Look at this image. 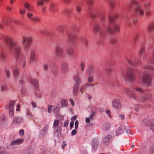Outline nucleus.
Instances as JSON below:
<instances>
[{
	"mask_svg": "<svg viewBox=\"0 0 154 154\" xmlns=\"http://www.w3.org/2000/svg\"><path fill=\"white\" fill-rule=\"evenodd\" d=\"M118 17V16L116 14L114 15V17L109 16V19L110 24L106 30L110 34H112L114 31L117 32L119 30V27L118 25L113 23L114 20H116Z\"/></svg>",
	"mask_w": 154,
	"mask_h": 154,
	"instance_id": "1",
	"label": "nucleus"
},
{
	"mask_svg": "<svg viewBox=\"0 0 154 154\" xmlns=\"http://www.w3.org/2000/svg\"><path fill=\"white\" fill-rule=\"evenodd\" d=\"M21 49V46L20 45L16 46L14 47L16 60L18 63H22L23 68H24L26 66V60L25 57L20 56Z\"/></svg>",
	"mask_w": 154,
	"mask_h": 154,
	"instance_id": "2",
	"label": "nucleus"
},
{
	"mask_svg": "<svg viewBox=\"0 0 154 154\" xmlns=\"http://www.w3.org/2000/svg\"><path fill=\"white\" fill-rule=\"evenodd\" d=\"M0 39L5 42L8 49L11 50L13 49V47L17 44V42L14 41L12 37L5 35H2L0 37Z\"/></svg>",
	"mask_w": 154,
	"mask_h": 154,
	"instance_id": "3",
	"label": "nucleus"
},
{
	"mask_svg": "<svg viewBox=\"0 0 154 154\" xmlns=\"http://www.w3.org/2000/svg\"><path fill=\"white\" fill-rule=\"evenodd\" d=\"M22 39V43L24 44V48L25 50H27L32 43V38L31 36L23 35Z\"/></svg>",
	"mask_w": 154,
	"mask_h": 154,
	"instance_id": "4",
	"label": "nucleus"
},
{
	"mask_svg": "<svg viewBox=\"0 0 154 154\" xmlns=\"http://www.w3.org/2000/svg\"><path fill=\"white\" fill-rule=\"evenodd\" d=\"M64 54L63 48L60 46H57L55 49V55L57 57L61 58L63 56Z\"/></svg>",
	"mask_w": 154,
	"mask_h": 154,
	"instance_id": "5",
	"label": "nucleus"
},
{
	"mask_svg": "<svg viewBox=\"0 0 154 154\" xmlns=\"http://www.w3.org/2000/svg\"><path fill=\"white\" fill-rule=\"evenodd\" d=\"M125 78L131 81H133L135 79L133 73V70L131 69H128Z\"/></svg>",
	"mask_w": 154,
	"mask_h": 154,
	"instance_id": "6",
	"label": "nucleus"
},
{
	"mask_svg": "<svg viewBox=\"0 0 154 154\" xmlns=\"http://www.w3.org/2000/svg\"><path fill=\"white\" fill-rule=\"evenodd\" d=\"M137 20L136 18L132 17L128 19L126 22V25L127 27H129L133 24L135 25L137 23Z\"/></svg>",
	"mask_w": 154,
	"mask_h": 154,
	"instance_id": "7",
	"label": "nucleus"
},
{
	"mask_svg": "<svg viewBox=\"0 0 154 154\" xmlns=\"http://www.w3.org/2000/svg\"><path fill=\"white\" fill-rule=\"evenodd\" d=\"M100 28L99 25L95 24L94 25L93 27V30L95 33H97L99 31L98 33L99 35L103 37L105 35V34L101 31L100 30Z\"/></svg>",
	"mask_w": 154,
	"mask_h": 154,
	"instance_id": "8",
	"label": "nucleus"
},
{
	"mask_svg": "<svg viewBox=\"0 0 154 154\" xmlns=\"http://www.w3.org/2000/svg\"><path fill=\"white\" fill-rule=\"evenodd\" d=\"M151 81V77L148 74L144 75L142 79L143 83L145 84H149Z\"/></svg>",
	"mask_w": 154,
	"mask_h": 154,
	"instance_id": "9",
	"label": "nucleus"
},
{
	"mask_svg": "<svg viewBox=\"0 0 154 154\" xmlns=\"http://www.w3.org/2000/svg\"><path fill=\"white\" fill-rule=\"evenodd\" d=\"M6 57V52L2 48H0V61L4 62Z\"/></svg>",
	"mask_w": 154,
	"mask_h": 154,
	"instance_id": "10",
	"label": "nucleus"
},
{
	"mask_svg": "<svg viewBox=\"0 0 154 154\" xmlns=\"http://www.w3.org/2000/svg\"><path fill=\"white\" fill-rule=\"evenodd\" d=\"M112 106L115 108L119 109L121 108V106L120 101L118 99H115L112 102Z\"/></svg>",
	"mask_w": 154,
	"mask_h": 154,
	"instance_id": "11",
	"label": "nucleus"
},
{
	"mask_svg": "<svg viewBox=\"0 0 154 154\" xmlns=\"http://www.w3.org/2000/svg\"><path fill=\"white\" fill-rule=\"evenodd\" d=\"M125 91L127 93L130 97L133 98L134 99H136V98L137 96L136 94L134 93L132 91L128 89L127 88L125 89Z\"/></svg>",
	"mask_w": 154,
	"mask_h": 154,
	"instance_id": "12",
	"label": "nucleus"
},
{
	"mask_svg": "<svg viewBox=\"0 0 154 154\" xmlns=\"http://www.w3.org/2000/svg\"><path fill=\"white\" fill-rule=\"evenodd\" d=\"M36 58V54L35 51L32 50L30 52V62L31 63H33L35 61Z\"/></svg>",
	"mask_w": 154,
	"mask_h": 154,
	"instance_id": "13",
	"label": "nucleus"
},
{
	"mask_svg": "<svg viewBox=\"0 0 154 154\" xmlns=\"http://www.w3.org/2000/svg\"><path fill=\"white\" fill-rule=\"evenodd\" d=\"M112 139V136L110 135H108L106 136L103 139V143L104 145L107 146L109 143L110 141Z\"/></svg>",
	"mask_w": 154,
	"mask_h": 154,
	"instance_id": "14",
	"label": "nucleus"
},
{
	"mask_svg": "<svg viewBox=\"0 0 154 154\" xmlns=\"http://www.w3.org/2000/svg\"><path fill=\"white\" fill-rule=\"evenodd\" d=\"M136 57H128L125 58V60L131 66H133L134 65V61L135 60Z\"/></svg>",
	"mask_w": 154,
	"mask_h": 154,
	"instance_id": "15",
	"label": "nucleus"
},
{
	"mask_svg": "<svg viewBox=\"0 0 154 154\" xmlns=\"http://www.w3.org/2000/svg\"><path fill=\"white\" fill-rule=\"evenodd\" d=\"M48 125H46L43 129L40 131V134H39V136L40 137H43L45 134H46L48 131Z\"/></svg>",
	"mask_w": 154,
	"mask_h": 154,
	"instance_id": "16",
	"label": "nucleus"
},
{
	"mask_svg": "<svg viewBox=\"0 0 154 154\" xmlns=\"http://www.w3.org/2000/svg\"><path fill=\"white\" fill-rule=\"evenodd\" d=\"M144 11L140 6L137 7L135 9V13L140 15V16H142L144 14Z\"/></svg>",
	"mask_w": 154,
	"mask_h": 154,
	"instance_id": "17",
	"label": "nucleus"
},
{
	"mask_svg": "<svg viewBox=\"0 0 154 154\" xmlns=\"http://www.w3.org/2000/svg\"><path fill=\"white\" fill-rule=\"evenodd\" d=\"M139 2L136 0H131L127 5V6L129 8L136 6Z\"/></svg>",
	"mask_w": 154,
	"mask_h": 154,
	"instance_id": "18",
	"label": "nucleus"
},
{
	"mask_svg": "<svg viewBox=\"0 0 154 154\" xmlns=\"http://www.w3.org/2000/svg\"><path fill=\"white\" fill-rule=\"evenodd\" d=\"M154 30V22H152L150 23L148 26L147 32H148L152 34Z\"/></svg>",
	"mask_w": 154,
	"mask_h": 154,
	"instance_id": "19",
	"label": "nucleus"
},
{
	"mask_svg": "<svg viewBox=\"0 0 154 154\" xmlns=\"http://www.w3.org/2000/svg\"><path fill=\"white\" fill-rule=\"evenodd\" d=\"M66 28V26L65 25H59L56 27V29L57 32L62 34L63 33Z\"/></svg>",
	"mask_w": 154,
	"mask_h": 154,
	"instance_id": "20",
	"label": "nucleus"
},
{
	"mask_svg": "<svg viewBox=\"0 0 154 154\" xmlns=\"http://www.w3.org/2000/svg\"><path fill=\"white\" fill-rule=\"evenodd\" d=\"M61 69L63 72H67L68 69V66L67 63L63 62L61 64Z\"/></svg>",
	"mask_w": 154,
	"mask_h": 154,
	"instance_id": "21",
	"label": "nucleus"
},
{
	"mask_svg": "<svg viewBox=\"0 0 154 154\" xmlns=\"http://www.w3.org/2000/svg\"><path fill=\"white\" fill-rule=\"evenodd\" d=\"M80 41L85 47H87L88 44V41L87 38L84 36H81L80 38Z\"/></svg>",
	"mask_w": 154,
	"mask_h": 154,
	"instance_id": "22",
	"label": "nucleus"
},
{
	"mask_svg": "<svg viewBox=\"0 0 154 154\" xmlns=\"http://www.w3.org/2000/svg\"><path fill=\"white\" fill-rule=\"evenodd\" d=\"M24 140L22 139H19L13 140L10 144L11 146H14L17 144H20Z\"/></svg>",
	"mask_w": 154,
	"mask_h": 154,
	"instance_id": "23",
	"label": "nucleus"
},
{
	"mask_svg": "<svg viewBox=\"0 0 154 154\" xmlns=\"http://www.w3.org/2000/svg\"><path fill=\"white\" fill-rule=\"evenodd\" d=\"M94 72V66L92 65L90 66L86 71V74L88 76L90 75Z\"/></svg>",
	"mask_w": 154,
	"mask_h": 154,
	"instance_id": "24",
	"label": "nucleus"
},
{
	"mask_svg": "<svg viewBox=\"0 0 154 154\" xmlns=\"http://www.w3.org/2000/svg\"><path fill=\"white\" fill-rule=\"evenodd\" d=\"M23 121V119L21 117L16 116L14 119L13 123L14 124H19L21 123Z\"/></svg>",
	"mask_w": 154,
	"mask_h": 154,
	"instance_id": "25",
	"label": "nucleus"
},
{
	"mask_svg": "<svg viewBox=\"0 0 154 154\" xmlns=\"http://www.w3.org/2000/svg\"><path fill=\"white\" fill-rule=\"evenodd\" d=\"M67 35L70 41L72 42H73L77 38V36L73 34L68 33Z\"/></svg>",
	"mask_w": 154,
	"mask_h": 154,
	"instance_id": "26",
	"label": "nucleus"
},
{
	"mask_svg": "<svg viewBox=\"0 0 154 154\" xmlns=\"http://www.w3.org/2000/svg\"><path fill=\"white\" fill-rule=\"evenodd\" d=\"M51 71L54 74H56L58 71V69L56 66L54 64L50 66Z\"/></svg>",
	"mask_w": 154,
	"mask_h": 154,
	"instance_id": "27",
	"label": "nucleus"
},
{
	"mask_svg": "<svg viewBox=\"0 0 154 154\" xmlns=\"http://www.w3.org/2000/svg\"><path fill=\"white\" fill-rule=\"evenodd\" d=\"M79 88V85L77 84H75L73 88V94L76 95L78 92Z\"/></svg>",
	"mask_w": 154,
	"mask_h": 154,
	"instance_id": "28",
	"label": "nucleus"
},
{
	"mask_svg": "<svg viewBox=\"0 0 154 154\" xmlns=\"http://www.w3.org/2000/svg\"><path fill=\"white\" fill-rule=\"evenodd\" d=\"M73 79L75 82V84H77L79 85L81 83V79L78 76H74L73 78Z\"/></svg>",
	"mask_w": 154,
	"mask_h": 154,
	"instance_id": "29",
	"label": "nucleus"
},
{
	"mask_svg": "<svg viewBox=\"0 0 154 154\" xmlns=\"http://www.w3.org/2000/svg\"><path fill=\"white\" fill-rule=\"evenodd\" d=\"M30 84L32 85L36 88H37L38 86V81L34 79H30Z\"/></svg>",
	"mask_w": 154,
	"mask_h": 154,
	"instance_id": "30",
	"label": "nucleus"
},
{
	"mask_svg": "<svg viewBox=\"0 0 154 154\" xmlns=\"http://www.w3.org/2000/svg\"><path fill=\"white\" fill-rule=\"evenodd\" d=\"M67 54L71 57H73L74 55V52L72 48L69 49L67 51Z\"/></svg>",
	"mask_w": 154,
	"mask_h": 154,
	"instance_id": "31",
	"label": "nucleus"
},
{
	"mask_svg": "<svg viewBox=\"0 0 154 154\" xmlns=\"http://www.w3.org/2000/svg\"><path fill=\"white\" fill-rule=\"evenodd\" d=\"M109 43L111 45H115L117 42V38H111L109 39Z\"/></svg>",
	"mask_w": 154,
	"mask_h": 154,
	"instance_id": "32",
	"label": "nucleus"
},
{
	"mask_svg": "<svg viewBox=\"0 0 154 154\" xmlns=\"http://www.w3.org/2000/svg\"><path fill=\"white\" fill-rule=\"evenodd\" d=\"M124 127H123L120 126L116 132V134L117 135H118L120 134H122L123 133V129H125Z\"/></svg>",
	"mask_w": 154,
	"mask_h": 154,
	"instance_id": "33",
	"label": "nucleus"
},
{
	"mask_svg": "<svg viewBox=\"0 0 154 154\" xmlns=\"http://www.w3.org/2000/svg\"><path fill=\"white\" fill-rule=\"evenodd\" d=\"M19 69L17 68H15L13 70V73L14 76L17 77L19 75Z\"/></svg>",
	"mask_w": 154,
	"mask_h": 154,
	"instance_id": "34",
	"label": "nucleus"
},
{
	"mask_svg": "<svg viewBox=\"0 0 154 154\" xmlns=\"http://www.w3.org/2000/svg\"><path fill=\"white\" fill-rule=\"evenodd\" d=\"M92 146L93 148L96 149L98 146V143L97 140H93L92 141Z\"/></svg>",
	"mask_w": 154,
	"mask_h": 154,
	"instance_id": "35",
	"label": "nucleus"
},
{
	"mask_svg": "<svg viewBox=\"0 0 154 154\" xmlns=\"http://www.w3.org/2000/svg\"><path fill=\"white\" fill-rule=\"evenodd\" d=\"M73 9L71 8H65L63 11V12L66 14H68L71 13L73 11Z\"/></svg>",
	"mask_w": 154,
	"mask_h": 154,
	"instance_id": "36",
	"label": "nucleus"
},
{
	"mask_svg": "<svg viewBox=\"0 0 154 154\" xmlns=\"http://www.w3.org/2000/svg\"><path fill=\"white\" fill-rule=\"evenodd\" d=\"M134 65H133V66H137L140 65L141 64V63L136 58H135V60L134 61Z\"/></svg>",
	"mask_w": 154,
	"mask_h": 154,
	"instance_id": "37",
	"label": "nucleus"
},
{
	"mask_svg": "<svg viewBox=\"0 0 154 154\" xmlns=\"http://www.w3.org/2000/svg\"><path fill=\"white\" fill-rule=\"evenodd\" d=\"M76 11L78 14H81L82 11V7L81 6L78 5L76 7Z\"/></svg>",
	"mask_w": 154,
	"mask_h": 154,
	"instance_id": "38",
	"label": "nucleus"
},
{
	"mask_svg": "<svg viewBox=\"0 0 154 154\" xmlns=\"http://www.w3.org/2000/svg\"><path fill=\"white\" fill-rule=\"evenodd\" d=\"M111 85L112 87H118L119 85L118 82L117 81H114L112 82L111 83Z\"/></svg>",
	"mask_w": 154,
	"mask_h": 154,
	"instance_id": "39",
	"label": "nucleus"
},
{
	"mask_svg": "<svg viewBox=\"0 0 154 154\" xmlns=\"http://www.w3.org/2000/svg\"><path fill=\"white\" fill-rule=\"evenodd\" d=\"M0 119L1 123L3 124L6 121L7 118L4 115H2L1 116Z\"/></svg>",
	"mask_w": 154,
	"mask_h": 154,
	"instance_id": "40",
	"label": "nucleus"
},
{
	"mask_svg": "<svg viewBox=\"0 0 154 154\" xmlns=\"http://www.w3.org/2000/svg\"><path fill=\"white\" fill-rule=\"evenodd\" d=\"M15 103V101L14 100H12L9 103V109H10L11 108L12 109H13Z\"/></svg>",
	"mask_w": 154,
	"mask_h": 154,
	"instance_id": "41",
	"label": "nucleus"
},
{
	"mask_svg": "<svg viewBox=\"0 0 154 154\" xmlns=\"http://www.w3.org/2000/svg\"><path fill=\"white\" fill-rule=\"evenodd\" d=\"M61 105L64 106H66L68 105L67 102L65 100H62L61 101Z\"/></svg>",
	"mask_w": 154,
	"mask_h": 154,
	"instance_id": "42",
	"label": "nucleus"
},
{
	"mask_svg": "<svg viewBox=\"0 0 154 154\" xmlns=\"http://www.w3.org/2000/svg\"><path fill=\"white\" fill-rule=\"evenodd\" d=\"M96 114V112L93 111H91V114L90 116V118L91 120H93L94 119V116Z\"/></svg>",
	"mask_w": 154,
	"mask_h": 154,
	"instance_id": "43",
	"label": "nucleus"
},
{
	"mask_svg": "<svg viewBox=\"0 0 154 154\" xmlns=\"http://www.w3.org/2000/svg\"><path fill=\"white\" fill-rule=\"evenodd\" d=\"M109 3L110 5V7L111 9H113L115 6L114 2L112 0L109 1Z\"/></svg>",
	"mask_w": 154,
	"mask_h": 154,
	"instance_id": "44",
	"label": "nucleus"
},
{
	"mask_svg": "<svg viewBox=\"0 0 154 154\" xmlns=\"http://www.w3.org/2000/svg\"><path fill=\"white\" fill-rule=\"evenodd\" d=\"M137 91L140 92L141 93H143L144 92V91L141 88L139 87H136L134 88Z\"/></svg>",
	"mask_w": 154,
	"mask_h": 154,
	"instance_id": "45",
	"label": "nucleus"
},
{
	"mask_svg": "<svg viewBox=\"0 0 154 154\" xmlns=\"http://www.w3.org/2000/svg\"><path fill=\"white\" fill-rule=\"evenodd\" d=\"M145 52V49L143 48H141L140 50L139 53V55L140 57L141 56V55L143 54Z\"/></svg>",
	"mask_w": 154,
	"mask_h": 154,
	"instance_id": "46",
	"label": "nucleus"
},
{
	"mask_svg": "<svg viewBox=\"0 0 154 154\" xmlns=\"http://www.w3.org/2000/svg\"><path fill=\"white\" fill-rule=\"evenodd\" d=\"M92 20H94L96 17H97V15L94 13H90L89 14Z\"/></svg>",
	"mask_w": 154,
	"mask_h": 154,
	"instance_id": "47",
	"label": "nucleus"
},
{
	"mask_svg": "<svg viewBox=\"0 0 154 154\" xmlns=\"http://www.w3.org/2000/svg\"><path fill=\"white\" fill-rule=\"evenodd\" d=\"M5 73L7 78H9L10 76V72L9 69L8 68L5 69Z\"/></svg>",
	"mask_w": 154,
	"mask_h": 154,
	"instance_id": "48",
	"label": "nucleus"
},
{
	"mask_svg": "<svg viewBox=\"0 0 154 154\" xmlns=\"http://www.w3.org/2000/svg\"><path fill=\"white\" fill-rule=\"evenodd\" d=\"M109 125L108 124H106L103 126L104 130L107 131L109 129Z\"/></svg>",
	"mask_w": 154,
	"mask_h": 154,
	"instance_id": "49",
	"label": "nucleus"
},
{
	"mask_svg": "<svg viewBox=\"0 0 154 154\" xmlns=\"http://www.w3.org/2000/svg\"><path fill=\"white\" fill-rule=\"evenodd\" d=\"M144 68L145 69H148L150 70V71H152L153 70V68L152 66L151 65L147 66L145 67Z\"/></svg>",
	"mask_w": 154,
	"mask_h": 154,
	"instance_id": "50",
	"label": "nucleus"
},
{
	"mask_svg": "<svg viewBox=\"0 0 154 154\" xmlns=\"http://www.w3.org/2000/svg\"><path fill=\"white\" fill-rule=\"evenodd\" d=\"M44 2L43 0H40L37 2V5H42L44 4Z\"/></svg>",
	"mask_w": 154,
	"mask_h": 154,
	"instance_id": "51",
	"label": "nucleus"
},
{
	"mask_svg": "<svg viewBox=\"0 0 154 154\" xmlns=\"http://www.w3.org/2000/svg\"><path fill=\"white\" fill-rule=\"evenodd\" d=\"M43 68L45 71H47L49 68L48 65L47 63H44L43 65Z\"/></svg>",
	"mask_w": 154,
	"mask_h": 154,
	"instance_id": "52",
	"label": "nucleus"
},
{
	"mask_svg": "<svg viewBox=\"0 0 154 154\" xmlns=\"http://www.w3.org/2000/svg\"><path fill=\"white\" fill-rule=\"evenodd\" d=\"M9 113L10 116L11 117H13L14 116L13 112V109H12L11 108L9 109Z\"/></svg>",
	"mask_w": 154,
	"mask_h": 154,
	"instance_id": "53",
	"label": "nucleus"
},
{
	"mask_svg": "<svg viewBox=\"0 0 154 154\" xmlns=\"http://www.w3.org/2000/svg\"><path fill=\"white\" fill-rule=\"evenodd\" d=\"M24 6L28 10H30V5L28 2H26L24 4Z\"/></svg>",
	"mask_w": 154,
	"mask_h": 154,
	"instance_id": "54",
	"label": "nucleus"
},
{
	"mask_svg": "<svg viewBox=\"0 0 154 154\" xmlns=\"http://www.w3.org/2000/svg\"><path fill=\"white\" fill-rule=\"evenodd\" d=\"M86 90V87L85 85L82 86L80 88V91L82 92H84Z\"/></svg>",
	"mask_w": 154,
	"mask_h": 154,
	"instance_id": "55",
	"label": "nucleus"
},
{
	"mask_svg": "<svg viewBox=\"0 0 154 154\" xmlns=\"http://www.w3.org/2000/svg\"><path fill=\"white\" fill-rule=\"evenodd\" d=\"M7 89V87L6 85H4L1 87V91H6Z\"/></svg>",
	"mask_w": 154,
	"mask_h": 154,
	"instance_id": "56",
	"label": "nucleus"
},
{
	"mask_svg": "<svg viewBox=\"0 0 154 154\" xmlns=\"http://www.w3.org/2000/svg\"><path fill=\"white\" fill-rule=\"evenodd\" d=\"M59 124V121L57 120H55L53 124V126L54 127H57Z\"/></svg>",
	"mask_w": 154,
	"mask_h": 154,
	"instance_id": "57",
	"label": "nucleus"
},
{
	"mask_svg": "<svg viewBox=\"0 0 154 154\" xmlns=\"http://www.w3.org/2000/svg\"><path fill=\"white\" fill-rule=\"evenodd\" d=\"M26 113L27 115L29 117H31L32 116L31 115V113L30 112V111L29 109H27L26 110Z\"/></svg>",
	"mask_w": 154,
	"mask_h": 154,
	"instance_id": "58",
	"label": "nucleus"
},
{
	"mask_svg": "<svg viewBox=\"0 0 154 154\" xmlns=\"http://www.w3.org/2000/svg\"><path fill=\"white\" fill-rule=\"evenodd\" d=\"M150 152L151 154H152L154 152V146H151L150 149Z\"/></svg>",
	"mask_w": 154,
	"mask_h": 154,
	"instance_id": "59",
	"label": "nucleus"
},
{
	"mask_svg": "<svg viewBox=\"0 0 154 154\" xmlns=\"http://www.w3.org/2000/svg\"><path fill=\"white\" fill-rule=\"evenodd\" d=\"M147 100V98L145 96H143L141 97V101L142 102L146 101Z\"/></svg>",
	"mask_w": 154,
	"mask_h": 154,
	"instance_id": "60",
	"label": "nucleus"
},
{
	"mask_svg": "<svg viewBox=\"0 0 154 154\" xmlns=\"http://www.w3.org/2000/svg\"><path fill=\"white\" fill-rule=\"evenodd\" d=\"M150 5V2H147L144 4V5L146 8H148Z\"/></svg>",
	"mask_w": 154,
	"mask_h": 154,
	"instance_id": "61",
	"label": "nucleus"
},
{
	"mask_svg": "<svg viewBox=\"0 0 154 154\" xmlns=\"http://www.w3.org/2000/svg\"><path fill=\"white\" fill-rule=\"evenodd\" d=\"M93 0H87V3L89 5H92L93 3Z\"/></svg>",
	"mask_w": 154,
	"mask_h": 154,
	"instance_id": "62",
	"label": "nucleus"
},
{
	"mask_svg": "<svg viewBox=\"0 0 154 154\" xmlns=\"http://www.w3.org/2000/svg\"><path fill=\"white\" fill-rule=\"evenodd\" d=\"M55 7V5L53 3H51V11H54V8Z\"/></svg>",
	"mask_w": 154,
	"mask_h": 154,
	"instance_id": "63",
	"label": "nucleus"
},
{
	"mask_svg": "<svg viewBox=\"0 0 154 154\" xmlns=\"http://www.w3.org/2000/svg\"><path fill=\"white\" fill-rule=\"evenodd\" d=\"M88 82L89 83H91L93 82V78L92 77H89L88 78Z\"/></svg>",
	"mask_w": 154,
	"mask_h": 154,
	"instance_id": "64",
	"label": "nucleus"
}]
</instances>
